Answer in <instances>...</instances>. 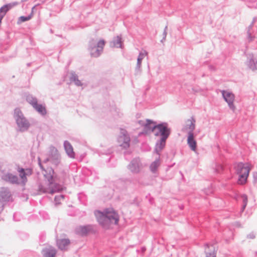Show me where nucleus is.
<instances>
[{"label":"nucleus","mask_w":257,"mask_h":257,"mask_svg":"<svg viewBox=\"0 0 257 257\" xmlns=\"http://www.w3.org/2000/svg\"><path fill=\"white\" fill-rule=\"evenodd\" d=\"M38 161L39 166L43 171L42 173L45 179L47 180L49 185H52L55 181H58V182H63L64 181L63 178L58 177L57 175L55 174L52 168L48 167L45 169L42 164L40 157H38Z\"/></svg>","instance_id":"6"},{"label":"nucleus","mask_w":257,"mask_h":257,"mask_svg":"<svg viewBox=\"0 0 257 257\" xmlns=\"http://www.w3.org/2000/svg\"><path fill=\"white\" fill-rule=\"evenodd\" d=\"M57 181H55L53 183L52 185H49V182H48V184L49 185L50 187L51 188V189H48L46 187H45L43 185L41 184H39L38 185V191L39 192V194L42 193H45L49 192L51 194H53L54 193L60 192L62 190V187L57 183Z\"/></svg>","instance_id":"10"},{"label":"nucleus","mask_w":257,"mask_h":257,"mask_svg":"<svg viewBox=\"0 0 257 257\" xmlns=\"http://www.w3.org/2000/svg\"><path fill=\"white\" fill-rule=\"evenodd\" d=\"M139 124H140L142 126H144V125H145V123L144 122V121L143 120H139Z\"/></svg>","instance_id":"48"},{"label":"nucleus","mask_w":257,"mask_h":257,"mask_svg":"<svg viewBox=\"0 0 257 257\" xmlns=\"http://www.w3.org/2000/svg\"><path fill=\"white\" fill-rule=\"evenodd\" d=\"M0 201L8 202L13 201V197L10 189L8 187H2L0 190Z\"/></svg>","instance_id":"13"},{"label":"nucleus","mask_w":257,"mask_h":257,"mask_svg":"<svg viewBox=\"0 0 257 257\" xmlns=\"http://www.w3.org/2000/svg\"><path fill=\"white\" fill-rule=\"evenodd\" d=\"M34 108L37 110L39 113L42 114V115H45L47 113V110L44 106L42 104H38V102L36 103V105L33 106Z\"/></svg>","instance_id":"29"},{"label":"nucleus","mask_w":257,"mask_h":257,"mask_svg":"<svg viewBox=\"0 0 257 257\" xmlns=\"http://www.w3.org/2000/svg\"><path fill=\"white\" fill-rule=\"evenodd\" d=\"M41 253L43 257H54L56 254L57 250L54 247L50 246L43 248Z\"/></svg>","instance_id":"20"},{"label":"nucleus","mask_w":257,"mask_h":257,"mask_svg":"<svg viewBox=\"0 0 257 257\" xmlns=\"http://www.w3.org/2000/svg\"><path fill=\"white\" fill-rule=\"evenodd\" d=\"M122 135H123V137H120V139L123 138V143H122V144L121 146H122L124 148H127L130 146V137H128V136L127 134V132L125 131H124V132L122 133Z\"/></svg>","instance_id":"26"},{"label":"nucleus","mask_w":257,"mask_h":257,"mask_svg":"<svg viewBox=\"0 0 257 257\" xmlns=\"http://www.w3.org/2000/svg\"><path fill=\"white\" fill-rule=\"evenodd\" d=\"M64 147L67 155L71 158H74L75 154L73 151V147L69 141H64Z\"/></svg>","instance_id":"23"},{"label":"nucleus","mask_w":257,"mask_h":257,"mask_svg":"<svg viewBox=\"0 0 257 257\" xmlns=\"http://www.w3.org/2000/svg\"><path fill=\"white\" fill-rule=\"evenodd\" d=\"M18 171L20 173L19 176L22 179V183L25 185L27 182V176L25 173V169L23 168H19Z\"/></svg>","instance_id":"31"},{"label":"nucleus","mask_w":257,"mask_h":257,"mask_svg":"<svg viewBox=\"0 0 257 257\" xmlns=\"http://www.w3.org/2000/svg\"><path fill=\"white\" fill-rule=\"evenodd\" d=\"M167 29H168V26L166 25L164 28V31H165L166 32H167Z\"/></svg>","instance_id":"49"},{"label":"nucleus","mask_w":257,"mask_h":257,"mask_svg":"<svg viewBox=\"0 0 257 257\" xmlns=\"http://www.w3.org/2000/svg\"><path fill=\"white\" fill-rule=\"evenodd\" d=\"M95 215L97 221L104 229H108L111 224L118 223L119 216L113 208H106L103 212L96 211Z\"/></svg>","instance_id":"1"},{"label":"nucleus","mask_w":257,"mask_h":257,"mask_svg":"<svg viewBox=\"0 0 257 257\" xmlns=\"http://www.w3.org/2000/svg\"><path fill=\"white\" fill-rule=\"evenodd\" d=\"M13 5H14V4L13 5L12 4H8L0 8V16H3V17H4L7 12L12 8Z\"/></svg>","instance_id":"30"},{"label":"nucleus","mask_w":257,"mask_h":257,"mask_svg":"<svg viewBox=\"0 0 257 257\" xmlns=\"http://www.w3.org/2000/svg\"><path fill=\"white\" fill-rule=\"evenodd\" d=\"M70 81L73 82L76 86H80L82 85V83L78 79V75L74 72L71 73V76L70 77Z\"/></svg>","instance_id":"27"},{"label":"nucleus","mask_w":257,"mask_h":257,"mask_svg":"<svg viewBox=\"0 0 257 257\" xmlns=\"http://www.w3.org/2000/svg\"><path fill=\"white\" fill-rule=\"evenodd\" d=\"M32 18V14H30L27 16H21L19 18L17 23L18 24L28 21Z\"/></svg>","instance_id":"36"},{"label":"nucleus","mask_w":257,"mask_h":257,"mask_svg":"<svg viewBox=\"0 0 257 257\" xmlns=\"http://www.w3.org/2000/svg\"><path fill=\"white\" fill-rule=\"evenodd\" d=\"M57 245L59 249L62 251H66L68 249V246L70 244V240L68 238H60L56 240Z\"/></svg>","instance_id":"17"},{"label":"nucleus","mask_w":257,"mask_h":257,"mask_svg":"<svg viewBox=\"0 0 257 257\" xmlns=\"http://www.w3.org/2000/svg\"><path fill=\"white\" fill-rule=\"evenodd\" d=\"M188 121H190V123L189 124L186 125V127L189 129V132H191L193 133V131L195 128V120L194 118H192V119H188Z\"/></svg>","instance_id":"35"},{"label":"nucleus","mask_w":257,"mask_h":257,"mask_svg":"<svg viewBox=\"0 0 257 257\" xmlns=\"http://www.w3.org/2000/svg\"><path fill=\"white\" fill-rule=\"evenodd\" d=\"M19 215V214L17 213H15L13 215V218L14 220L19 221L20 219L19 218H17V216Z\"/></svg>","instance_id":"44"},{"label":"nucleus","mask_w":257,"mask_h":257,"mask_svg":"<svg viewBox=\"0 0 257 257\" xmlns=\"http://www.w3.org/2000/svg\"><path fill=\"white\" fill-rule=\"evenodd\" d=\"M27 65H28V66H30L31 65V63H28V64H27Z\"/></svg>","instance_id":"51"},{"label":"nucleus","mask_w":257,"mask_h":257,"mask_svg":"<svg viewBox=\"0 0 257 257\" xmlns=\"http://www.w3.org/2000/svg\"><path fill=\"white\" fill-rule=\"evenodd\" d=\"M142 164L139 158L133 159L127 166V168L134 174L140 173Z\"/></svg>","instance_id":"12"},{"label":"nucleus","mask_w":257,"mask_h":257,"mask_svg":"<svg viewBox=\"0 0 257 257\" xmlns=\"http://www.w3.org/2000/svg\"><path fill=\"white\" fill-rule=\"evenodd\" d=\"M255 237V234L253 232H251L247 235V237L250 239H254Z\"/></svg>","instance_id":"42"},{"label":"nucleus","mask_w":257,"mask_h":257,"mask_svg":"<svg viewBox=\"0 0 257 257\" xmlns=\"http://www.w3.org/2000/svg\"><path fill=\"white\" fill-rule=\"evenodd\" d=\"M38 161L39 166L43 171L42 173L45 179L47 180L49 185H52L55 181H58V182H63L64 181L63 178L58 177L57 175L55 174L52 168L48 167L45 169L42 164L40 157H38Z\"/></svg>","instance_id":"4"},{"label":"nucleus","mask_w":257,"mask_h":257,"mask_svg":"<svg viewBox=\"0 0 257 257\" xmlns=\"http://www.w3.org/2000/svg\"><path fill=\"white\" fill-rule=\"evenodd\" d=\"M160 156H158V157L150 166V170L153 173L156 172L158 168L160 165Z\"/></svg>","instance_id":"24"},{"label":"nucleus","mask_w":257,"mask_h":257,"mask_svg":"<svg viewBox=\"0 0 257 257\" xmlns=\"http://www.w3.org/2000/svg\"><path fill=\"white\" fill-rule=\"evenodd\" d=\"M26 100L29 103L32 105L33 107L36 105V103L38 102L37 98L33 96L32 94L27 95Z\"/></svg>","instance_id":"32"},{"label":"nucleus","mask_w":257,"mask_h":257,"mask_svg":"<svg viewBox=\"0 0 257 257\" xmlns=\"http://www.w3.org/2000/svg\"><path fill=\"white\" fill-rule=\"evenodd\" d=\"M97 42L94 39H91L89 42L88 49L89 51L92 49H96L97 47Z\"/></svg>","instance_id":"38"},{"label":"nucleus","mask_w":257,"mask_h":257,"mask_svg":"<svg viewBox=\"0 0 257 257\" xmlns=\"http://www.w3.org/2000/svg\"><path fill=\"white\" fill-rule=\"evenodd\" d=\"M247 65L251 70H257V60H255L253 59V56H252V57L247 62Z\"/></svg>","instance_id":"28"},{"label":"nucleus","mask_w":257,"mask_h":257,"mask_svg":"<svg viewBox=\"0 0 257 257\" xmlns=\"http://www.w3.org/2000/svg\"><path fill=\"white\" fill-rule=\"evenodd\" d=\"M253 183L254 184H257V172L253 173Z\"/></svg>","instance_id":"41"},{"label":"nucleus","mask_w":257,"mask_h":257,"mask_svg":"<svg viewBox=\"0 0 257 257\" xmlns=\"http://www.w3.org/2000/svg\"><path fill=\"white\" fill-rule=\"evenodd\" d=\"M75 231L77 235L81 236H85L89 233H95L97 231V229L95 225L87 224L86 225H81L76 227Z\"/></svg>","instance_id":"8"},{"label":"nucleus","mask_w":257,"mask_h":257,"mask_svg":"<svg viewBox=\"0 0 257 257\" xmlns=\"http://www.w3.org/2000/svg\"><path fill=\"white\" fill-rule=\"evenodd\" d=\"M146 121L147 122L144 125L143 131L140 133L139 135L148 134L157 128V124L156 122L149 119H147Z\"/></svg>","instance_id":"14"},{"label":"nucleus","mask_w":257,"mask_h":257,"mask_svg":"<svg viewBox=\"0 0 257 257\" xmlns=\"http://www.w3.org/2000/svg\"><path fill=\"white\" fill-rule=\"evenodd\" d=\"M256 19H257L256 17H254L252 19L251 23L248 27V30H247V38H248L249 42H251V41H253L254 39V36L252 35L251 30L252 29V28L254 23L256 22Z\"/></svg>","instance_id":"25"},{"label":"nucleus","mask_w":257,"mask_h":257,"mask_svg":"<svg viewBox=\"0 0 257 257\" xmlns=\"http://www.w3.org/2000/svg\"><path fill=\"white\" fill-rule=\"evenodd\" d=\"M165 40H166V39H164V37H163L162 39L161 40V43H163V42H164V41H165Z\"/></svg>","instance_id":"50"},{"label":"nucleus","mask_w":257,"mask_h":257,"mask_svg":"<svg viewBox=\"0 0 257 257\" xmlns=\"http://www.w3.org/2000/svg\"><path fill=\"white\" fill-rule=\"evenodd\" d=\"M2 179L11 184H19L20 181L17 175H13L11 173H6L2 175Z\"/></svg>","instance_id":"15"},{"label":"nucleus","mask_w":257,"mask_h":257,"mask_svg":"<svg viewBox=\"0 0 257 257\" xmlns=\"http://www.w3.org/2000/svg\"><path fill=\"white\" fill-rule=\"evenodd\" d=\"M64 195H58V196H56L55 197L54 200H55V201L56 203H59V201H60L61 199H64Z\"/></svg>","instance_id":"39"},{"label":"nucleus","mask_w":257,"mask_h":257,"mask_svg":"<svg viewBox=\"0 0 257 257\" xmlns=\"http://www.w3.org/2000/svg\"><path fill=\"white\" fill-rule=\"evenodd\" d=\"M187 144L192 151H195L196 150L197 142L194 139L193 133L191 132H188Z\"/></svg>","instance_id":"21"},{"label":"nucleus","mask_w":257,"mask_h":257,"mask_svg":"<svg viewBox=\"0 0 257 257\" xmlns=\"http://www.w3.org/2000/svg\"><path fill=\"white\" fill-rule=\"evenodd\" d=\"M206 257H216V251L213 245L206 243L204 244Z\"/></svg>","instance_id":"22"},{"label":"nucleus","mask_w":257,"mask_h":257,"mask_svg":"<svg viewBox=\"0 0 257 257\" xmlns=\"http://www.w3.org/2000/svg\"><path fill=\"white\" fill-rule=\"evenodd\" d=\"M167 35V32L164 31L163 33V37H164V39H166Z\"/></svg>","instance_id":"46"},{"label":"nucleus","mask_w":257,"mask_h":257,"mask_svg":"<svg viewBox=\"0 0 257 257\" xmlns=\"http://www.w3.org/2000/svg\"><path fill=\"white\" fill-rule=\"evenodd\" d=\"M208 68L210 71H215V70H216L215 66H214L213 65H209L208 66Z\"/></svg>","instance_id":"45"},{"label":"nucleus","mask_w":257,"mask_h":257,"mask_svg":"<svg viewBox=\"0 0 257 257\" xmlns=\"http://www.w3.org/2000/svg\"><path fill=\"white\" fill-rule=\"evenodd\" d=\"M148 54V53L146 51L141 52L137 58V63L135 68V74L138 75L141 72V65L143 59Z\"/></svg>","instance_id":"18"},{"label":"nucleus","mask_w":257,"mask_h":257,"mask_svg":"<svg viewBox=\"0 0 257 257\" xmlns=\"http://www.w3.org/2000/svg\"><path fill=\"white\" fill-rule=\"evenodd\" d=\"M38 161L39 166L43 171L42 173L45 179L47 180L49 185H52L55 181H58V182H63L64 181L63 178L58 177L57 175L55 174L52 168L48 167L45 169L42 164L40 157H38Z\"/></svg>","instance_id":"5"},{"label":"nucleus","mask_w":257,"mask_h":257,"mask_svg":"<svg viewBox=\"0 0 257 257\" xmlns=\"http://www.w3.org/2000/svg\"><path fill=\"white\" fill-rule=\"evenodd\" d=\"M236 174L238 175L237 183L240 185H244L246 183L249 175L250 169L248 166H245L243 163H238L235 167Z\"/></svg>","instance_id":"7"},{"label":"nucleus","mask_w":257,"mask_h":257,"mask_svg":"<svg viewBox=\"0 0 257 257\" xmlns=\"http://www.w3.org/2000/svg\"><path fill=\"white\" fill-rule=\"evenodd\" d=\"M167 140V139L161 138L160 139L158 140L156 143L155 152L159 156H160L161 152L166 146Z\"/></svg>","instance_id":"19"},{"label":"nucleus","mask_w":257,"mask_h":257,"mask_svg":"<svg viewBox=\"0 0 257 257\" xmlns=\"http://www.w3.org/2000/svg\"><path fill=\"white\" fill-rule=\"evenodd\" d=\"M112 43H113V46L116 48H121L122 47V41L121 37L120 36H117L116 37H114Z\"/></svg>","instance_id":"33"},{"label":"nucleus","mask_w":257,"mask_h":257,"mask_svg":"<svg viewBox=\"0 0 257 257\" xmlns=\"http://www.w3.org/2000/svg\"><path fill=\"white\" fill-rule=\"evenodd\" d=\"M221 93L223 98L227 103L229 108L232 111H234L235 109V106L233 103L235 98L234 95L232 92L224 90L221 91Z\"/></svg>","instance_id":"11"},{"label":"nucleus","mask_w":257,"mask_h":257,"mask_svg":"<svg viewBox=\"0 0 257 257\" xmlns=\"http://www.w3.org/2000/svg\"><path fill=\"white\" fill-rule=\"evenodd\" d=\"M245 5L249 8L257 9V0H245Z\"/></svg>","instance_id":"34"},{"label":"nucleus","mask_w":257,"mask_h":257,"mask_svg":"<svg viewBox=\"0 0 257 257\" xmlns=\"http://www.w3.org/2000/svg\"><path fill=\"white\" fill-rule=\"evenodd\" d=\"M146 250V248L145 246L141 247L140 250H137L138 252H141L142 254H143L145 251Z\"/></svg>","instance_id":"43"},{"label":"nucleus","mask_w":257,"mask_h":257,"mask_svg":"<svg viewBox=\"0 0 257 257\" xmlns=\"http://www.w3.org/2000/svg\"><path fill=\"white\" fill-rule=\"evenodd\" d=\"M38 161L39 166L43 171L42 173L45 179L47 180L49 185H52L55 181H58V182H63L64 181L63 178L58 177L57 175L55 174L52 168L48 167L45 169L42 164L40 157H38Z\"/></svg>","instance_id":"3"},{"label":"nucleus","mask_w":257,"mask_h":257,"mask_svg":"<svg viewBox=\"0 0 257 257\" xmlns=\"http://www.w3.org/2000/svg\"><path fill=\"white\" fill-rule=\"evenodd\" d=\"M241 197L242 199V203H243V204H242V206L241 207V210H242V211H243L247 205V201H248L247 196L246 194H242L241 195Z\"/></svg>","instance_id":"37"},{"label":"nucleus","mask_w":257,"mask_h":257,"mask_svg":"<svg viewBox=\"0 0 257 257\" xmlns=\"http://www.w3.org/2000/svg\"><path fill=\"white\" fill-rule=\"evenodd\" d=\"M47 161H48V159H46V160L44 161V162L46 163Z\"/></svg>","instance_id":"52"},{"label":"nucleus","mask_w":257,"mask_h":257,"mask_svg":"<svg viewBox=\"0 0 257 257\" xmlns=\"http://www.w3.org/2000/svg\"><path fill=\"white\" fill-rule=\"evenodd\" d=\"M105 42L103 40H100L97 42V47L96 49L89 50L90 54L91 57L97 58L99 57L102 53Z\"/></svg>","instance_id":"16"},{"label":"nucleus","mask_w":257,"mask_h":257,"mask_svg":"<svg viewBox=\"0 0 257 257\" xmlns=\"http://www.w3.org/2000/svg\"><path fill=\"white\" fill-rule=\"evenodd\" d=\"M33 173L32 169L31 168H27L25 169V173L26 176H30Z\"/></svg>","instance_id":"40"},{"label":"nucleus","mask_w":257,"mask_h":257,"mask_svg":"<svg viewBox=\"0 0 257 257\" xmlns=\"http://www.w3.org/2000/svg\"><path fill=\"white\" fill-rule=\"evenodd\" d=\"M37 5H35L32 8V12L31 13V14H32V16H33V14H34V11L36 9V7L37 6Z\"/></svg>","instance_id":"47"},{"label":"nucleus","mask_w":257,"mask_h":257,"mask_svg":"<svg viewBox=\"0 0 257 257\" xmlns=\"http://www.w3.org/2000/svg\"><path fill=\"white\" fill-rule=\"evenodd\" d=\"M14 118L18 126V131L20 132L27 131L30 127V123L24 116L23 112L19 108L14 110Z\"/></svg>","instance_id":"2"},{"label":"nucleus","mask_w":257,"mask_h":257,"mask_svg":"<svg viewBox=\"0 0 257 257\" xmlns=\"http://www.w3.org/2000/svg\"><path fill=\"white\" fill-rule=\"evenodd\" d=\"M158 132L155 134V136H160L161 138L168 139L171 134V129L168 126L167 122H163L157 124Z\"/></svg>","instance_id":"9"}]
</instances>
